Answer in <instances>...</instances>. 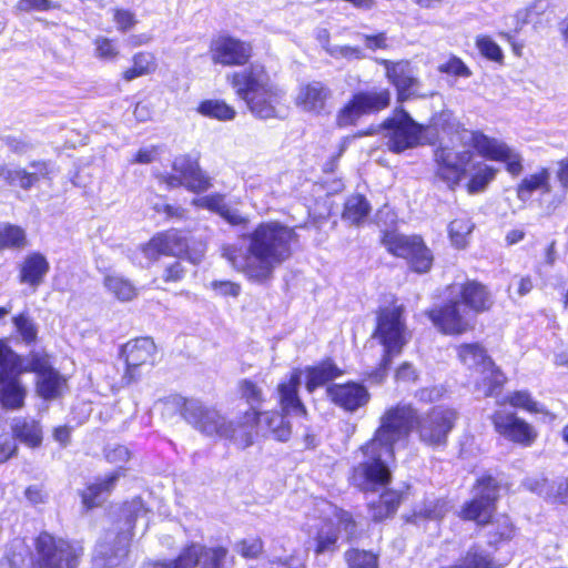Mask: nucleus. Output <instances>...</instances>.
I'll return each mask as SVG.
<instances>
[{"label":"nucleus","instance_id":"nucleus-1","mask_svg":"<svg viewBox=\"0 0 568 568\" xmlns=\"http://www.w3.org/2000/svg\"><path fill=\"white\" fill-rule=\"evenodd\" d=\"M241 240L246 246L239 243L224 244L221 255L248 281L263 284L273 277L276 267L292 256V246L297 243L298 235L296 227L267 221L242 235Z\"/></svg>","mask_w":568,"mask_h":568},{"label":"nucleus","instance_id":"nucleus-2","mask_svg":"<svg viewBox=\"0 0 568 568\" xmlns=\"http://www.w3.org/2000/svg\"><path fill=\"white\" fill-rule=\"evenodd\" d=\"M226 79L235 89L236 95L245 101L255 116L260 119L278 116L277 106L284 93L271 79L264 65L251 64L242 71L227 74Z\"/></svg>","mask_w":568,"mask_h":568},{"label":"nucleus","instance_id":"nucleus-3","mask_svg":"<svg viewBox=\"0 0 568 568\" xmlns=\"http://www.w3.org/2000/svg\"><path fill=\"white\" fill-rule=\"evenodd\" d=\"M303 530L315 542V554L333 552L341 538L352 539L357 532L353 515L327 500H318L307 515Z\"/></svg>","mask_w":568,"mask_h":568},{"label":"nucleus","instance_id":"nucleus-4","mask_svg":"<svg viewBox=\"0 0 568 568\" xmlns=\"http://www.w3.org/2000/svg\"><path fill=\"white\" fill-rule=\"evenodd\" d=\"M403 313L404 308L402 305H393L381 310L378 314L375 336L384 346V355L381 367L374 374L377 381L384 378L393 357L402 353L403 347L410 338Z\"/></svg>","mask_w":568,"mask_h":568},{"label":"nucleus","instance_id":"nucleus-5","mask_svg":"<svg viewBox=\"0 0 568 568\" xmlns=\"http://www.w3.org/2000/svg\"><path fill=\"white\" fill-rule=\"evenodd\" d=\"M416 420L417 410L410 404L399 403L387 408L379 418L374 437L368 442V448L373 450L382 446L384 454L392 455L395 444L408 438Z\"/></svg>","mask_w":568,"mask_h":568},{"label":"nucleus","instance_id":"nucleus-6","mask_svg":"<svg viewBox=\"0 0 568 568\" xmlns=\"http://www.w3.org/2000/svg\"><path fill=\"white\" fill-rule=\"evenodd\" d=\"M128 517V529L119 534L115 538V545L110 546L106 542L98 545L95 555L93 557L94 568H114L123 564L128 556L129 545L131 540L130 530L136 525L138 521L143 523V529L148 527L149 511L145 509L141 499H133L125 507Z\"/></svg>","mask_w":568,"mask_h":568},{"label":"nucleus","instance_id":"nucleus-7","mask_svg":"<svg viewBox=\"0 0 568 568\" xmlns=\"http://www.w3.org/2000/svg\"><path fill=\"white\" fill-rule=\"evenodd\" d=\"M383 450L382 446L371 450L368 443L362 447L365 459L354 467L352 475L354 486L362 491H376L390 483L392 471L388 462L394 459V453L388 455Z\"/></svg>","mask_w":568,"mask_h":568},{"label":"nucleus","instance_id":"nucleus-8","mask_svg":"<svg viewBox=\"0 0 568 568\" xmlns=\"http://www.w3.org/2000/svg\"><path fill=\"white\" fill-rule=\"evenodd\" d=\"M382 129L384 143L393 153H403L406 150L427 144L424 125L414 121L404 110H396L393 116L383 122Z\"/></svg>","mask_w":568,"mask_h":568},{"label":"nucleus","instance_id":"nucleus-9","mask_svg":"<svg viewBox=\"0 0 568 568\" xmlns=\"http://www.w3.org/2000/svg\"><path fill=\"white\" fill-rule=\"evenodd\" d=\"M462 143L471 145L485 159L503 162L506 171L513 176H518L524 171L521 154L503 140L486 135L480 131H464L462 132Z\"/></svg>","mask_w":568,"mask_h":568},{"label":"nucleus","instance_id":"nucleus-10","mask_svg":"<svg viewBox=\"0 0 568 568\" xmlns=\"http://www.w3.org/2000/svg\"><path fill=\"white\" fill-rule=\"evenodd\" d=\"M473 158L471 150L458 149L453 139L449 144L440 142V145L434 151L435 178L454 191L465 179L467 166L471 163Z\"/></svg>","mask_w":568,"mask_h":568},{"label":"nucleus","instance_id":"nucleus-11","mask_svg":"<svg viewBox=\"0 0 568 568\" xmlns=\"http://www.w3.org/2000/svg\"><path fill=\"white\" fill-rule=\"evenodd\" d=\"M38 568H77L83 554L80 545L42 532L36 539Z\"/></svg>","mask_w":568,"mask_h":568},{"label":"nucleus","instance_id":"nucleus-12","mask_svg":"<svg viewBox=\"0 0 568 568\" xmlns=\"http://www.w3.org/2000/svg\"><path fill=\"white\" fill-rule=\"evenodd\" d=\"M457 418V412L445 406H435L427 413L417 415L415 426L419 442L432 448L445 447Z\"/></svg>","mask_w":568,"mask_h":568},{"label":"nucleus","instance_id":"nucleus-13","mask_svg":"<svg viewBox=\"0 0 568 568\" xmlns=\"http://www.w3.org/2000/svg\"><path fill=\"white\" fill-rule=\"evenodd\" d=\"M458 357L469 369L480 375L477 389L484 396H493L505 383L504 374L495 366L486 351L477 343L464 344L458 347Z\"/></svg>","mask_w":568,"mask_h":568},{"label":"nucleus","instance_id":"nucleus-14","mask_svg":"<svg viewBox=\"0 0 568 568\" xmlns=\"http://www.w3.org/2000/svg\"><path fill=\"white\" fill-rule=\"evenodd\" d=\"M383 244L393 255L405 258L416 273H426L433 265V254L420 236L386 232Z\"/></svg>","mask_w":568,"mask_h":568},{"label":"nucleus","instance_id":"nucleus-15","mask_svg":"<svg viewBox=\"0 0 568 568\" xmlns=\"http://www.w3.org/2000/svg\"><path fill=\"white\" fill-rule=\"evenodd\" d=\"M172 174H159L158 179L168 187L184 186L194 193H201L212 186L211 178L200 168L199 160L189 154L175 156Z\"/></svg>","mask_w":568,"mask_h":568},{"label":"nucleus","instance_id":"nucleus-16","mask_svg":"<svg viewBox=\"0 0 568 568\" xmlns=\"http://www.w3.org/2000/svg\"><path fill=\"white\" fill-rule=\"evenodd\" d=\"M181 402V414L192 427L206 436L222 437L226 418L217 409L194 398H180L176 404Z\"/></svg>","mask_w":568,"mask_h":568},{"label":"nucleus","instance_id":"nucleus-17","mask_svg":"<svg viewBox=\"0 0 568 568\" xmlns=\"http://www.w3.org/2000/svg\"><path fill=\"white\" fill-rule=\"evenodd\" d=\"M498 496L497 481L491 477L478 479L474 487V497L466 503L462 509V517L467 520H474L478 525L489 523L495 511V501Z\"/></svg>","mask_w":568,"mask_h":568},{"label":"nucleus","instance_id":"nucleus-18","mask_svg":"<svg viewBox=\"0 0 568 568\" xmlns=\"http://www.w3.org/2000/svg\"><path fill=\"white\" fill-rule=\"evenodd\" d=\"M332 90L321 81L302 83L296 91L294 103L304 113L324 115L329 113L328 102Z\"/></svg>","mask_w":568,"mask_h":568},{"label":"nucleus","instance_id":"nucleus-19","mask_svg":"<svg viewBox=\"0 0 568 568\" xmlns=\"http://www.w3.org/2000/svg\"><path fill=\"white\" fill-rule=\"evenodd\" d=\"M491 420L496 432L510 442L530 446L537 437L535 428L511 412L499 409L494 413Z\"/></svg>","mask_w":568,"mask_h":568},{"label":"nucleus","instance_id":"nucleus-20","mask_svg":"<svg viewBox=\"0 0 568 568\" xmlns=\"http://www.w3.org/2000/svg\"><path fill=\"white\" fill-rule=\"evenodd\" d=\"M28 388L20 375L0 357V404L7 410H20L26 405Z\"/></svg>","mask_w":568,"mask_h":568},{"label":"nucleus","instance_id":"nucleus-21","mask_svg":"<svg viewBox=\"0 0 568 568\" xmlns=\"http://www.w3.org/2000/svg\"><path fill=\"white\" fill-rule=\"evenodd\" d=\"M251 54L252 48L248 43L232 37H219L210 45L212 62L225 67L243 65Z\"/></svg>","mask_w":568,"mask_h":568},{"label":"nucleus","instance_id":"nucleus-22","mask_svg":"<svg viewBox=\"0 0 568 568\" xmlns=\"http://www.w3.org/2000/svg\"><path fill=\"white\" fill-rule=\"evenodd\" d=\"M384 68L386 78L396 88L398 100L405 101L415 94L418 87V79L408 61H390L382 59L378 61Z\"/></svg>","mask_w":568,"mask_h":568},{"label":"nucleus","instance_id":"nucleus-23","mask_svg":"<svg viewBox=\"0 0 568 568\" xmlns=\"http://www.w3.org/2000/svg\"><path fill=\"white\" fill-rule=\"evenodd\" d=\"M0 357L19 375L32 372L39 377L52 369L47 354L31 352L27 358H23L16 354L2 339H0Z\"/></svg>","mask_w":568,"mask_h":568},{"label":"nucleus","instance_id":"nucleus-24","mask_svg":"<svg viewBox=\"0 0 568 568\" xmlns=\"http://www.w3.org/2000/svg\"><path fill=\"white\" fill-rule=\"evenodd\" d=\"M155 349V344L149 337L130 341L123 346L122 353L126 363V372L123 378L128 384L135 379L136 368L153 363Z\"/></svg>","mask_w":568,"mask_h":568},{"label":"nucleus","instance_id":"nucleus-25","mask_svg":"<svg viewBox=\"0 0 568 568\" xmlns=\"http://www.w3.org/2000/svg\"><path fill=\"white\" fill-rule=\"evenodd\" d=\"M257 423L258 413L256 410H247L235 420L225 419L221 438L231 440L239 448H246L254 443Z\"/></svg>","mask_w":568,"mask_h":568},{"label":"nucleus","instance_id":"nucleus-26","mask_svg":"<svg viewBox=\"0 0 568 568\" xmlns=\"http://www.w3.org/2000/svg\"><path fill=\"white\" fill-rule=\"evenodd\" d=\"M327 395L331 400L347 412H355L365 406L371 395L361 384H334L327 388Z\"/></svg>","mask_w":568,"mask_h":568},{"label":"nucleus","instance_id":"nucleus-27","mask_svg":"<svg viewBox=\"0 0 568 568\" xmlns=\"http://www.w3.org/2000/svg\"><path fill=\"white\" fill-rule=\"evenodd\" d=\"M460 308V303L455 301L439 310L430 311L429 317L442 332L460 334L469 326L467 313Z\"/></svg>","mask_w":568,"mask_h":568},{"label":"nucleus","instance_id":"nucleus-28","mask_svg":"<svg viewBox=\"0 0 568 568\" xmlns=\"http://www.w3.org/2000/svg\"><path fill=\"white\" fill-rule=\"evenodd\" d=\"M424 129H426L424 134L426 135L425 141L427 144H433L440 140L442 135L452 136L450 140L453 139L462 143V132L466 131L450 111H442L435 114L430 123L424 125Z\"/></svg>","mask_w":568,"mask_h":568},{"label":"nucleus","instance_id":"nucleus-29","mask_svg":"<svg viewBox=\"0 0 568 568\" xmlns=\"http://www.w3.org/2000/svg\"><path fill=\"white\" fill-rule=\"evenodd\" d=\"M301 379L302 371L294 369L287 381L280 383L277 386L278 404L285 414L306 415V408L297 394Z\"/></svg>","mask_w":568,"mask_h":568},{"label":"nucleus","instance_id":"nucleus-30","mask_svg":"<svg viewBox=\"0 0 568 568\" xmlns=\"http://www.w3.org/2000/svg\"><path fill=\"white\" fill-rule=\"evenodd\" d=\"M499 170L485 161L471 160V163L467 166V182L465 189L468 194L475 195L483 193L487 190L489 184L496 179Z\"/></svg>","mask_w":568,"mask_h":568},{"label":"nucleus","instance_id":"nucleus-31","mask_svg":"<svg viewBox=\"0 0 568 568\" xmlns=\"http://www.w3.org/2000/svg\"><path fill=\"white\" fill-rule=\"evenodd\" d=\"M159 235L163 244L164 255H186L194 264L200 263L204 256L205 245L203 243H199L197 248L194 250V252H191L189 250L187 239L180 231L171 230L165 233H160Z\"/></svg>","mask_w":568,"mask_h":568},{"label":"nucleus","instance_id":"nucleus-32","mask_svg":"<svg viewBox=\"0 0 568 568\" xmlns=\"http://www.w3.org/2000/svg\"><path fill=\"white\" fill-rule=\"evenodd\" d=\"M551 173L548 169L541 168L538 171L526 175L516 186L517 197L526 203L534 193L549 194L551 192Z\"/></svg>","mask_w":568,"mask_h":568},{"label":"nucleus","instance_id":"nucleus-33","mask_svg":"<svg viewBox=\"0 0 568 568\" xmlns=\"http://www.w3.org/2000/svg\"><path fill=\"white\" fill-rule=\"evenodd\" d=\"M31 166L34 169L32 172L22 169L10 170L0 166V179H3L10 185L19 184L20 187L29 190L40 178H47L50 174L48 164L44 162H33Z\"/></svg>","mask_w":568,"mask_h":568},{"label":"nucleus","instance_id":"nucleus-34","mask_svg":"<svg viewBox=\"0 0 568 568\" xmlns=\"http://www.w3.org/2000/svg\"><path fill=\"white\" fill-rule=\"evenodd\" d=\"M124 476L123 469L120 467L118 470L108 475L103 480L88 486L82 491V503L87 509L97 507L105 499V497L113 489L115 483L120 477Z\"/></svg>","mask_w":568,"mask_h":568},{"label":"nucleus","instance_id":"nucleus-35","mask_svg":"<svg viewBox=\"0 0 568 568\" xmlns=\"http://www.w3.org/2000/svg\"><path fill=\"white\" fill-rule=\"evenodd\" d=\"M49 262L40 253L28 255L20 267V281L32 287H38L49 272Z\"/></svg>","mask_w":568,"mask_h":568},{"label":"nucleus","instance_id":"nucleus-36","mask_svg":"<svg viewBox=\"0 0 568 568\" xmlns=\"http://www.w3.org/2000/svg\"><path fill=\"white\" fill-rule=\"evenodd\" d=\"M195 552V559H193L192 568H226L225 559L227 556V549L217 547H206L200 542H191V551Z\"/></svg>","mask_w":568,"mask_h":568},{"label":"nucleus","instance_id":"nucleus-37","mask_svg":"<svg viewBox=\"0 0 568 568\" xmlns=\"http://www.w3.org/2000/svg\"><path fill=\"white\" fill-rule=\"evenodd\" d=\"M13 437L22 444L36 448L42 443V429L40 424L28 417H16L11 423Z\"/></svg>","mask_w":568,"mask_h":568},{"label":"nucleus","instance_id":"nucleus-38","mask_svg":"<svg viewBox=\"0 0 568 568\" xmlns=\"http://www.w3.org/2000/svg\"><path fill=\"white\" fill-rule=\"evenodd\" d=\"M465 305L475 312L488 310L491 305L490 295L486 287L478 282L471 281L459 288Z\"/></svg>","mask_w":568,"mask_h":568},{"label":"nucleus","instance_id":"nucleus-39","mask_svg":"<svg viewBox=\"0 0 568 568\" xmlns=\"http://www.w3.org/2000/svg\"><path fill=\"white\" fill-rule=\"evenodd\" d=\"M305 386L310 393L325 385L327 382L342 374L341 369L331 361H325L316 366L307 367Z\"/></svg>","mask_w":568,"mask_h":568},{"label":"nucleus","instance_id":"nucleus-40","mask_svg":"<svg viewBox=\"0 0 568 568\" xmlns=\"http://www.w3.org/2000/svg\"><path fill=\"white\" fill-rule=\"evenodd\" d=\"M0 568H38V565L28 546L23 541L17 540L0 560Z\"/></svg>","mask_w":568,"mask_h":568},{"label":"nucleus","instance_id":"nucleus-41","mask_svg":"<svg viewBox=\"0 0 568 568\" xmlns=\"http://www.w3.org/2000/svg\"><path fill=\"white\" fill-rule=\"evenodd\" d=\"M65 386L67 379L53 368L37 377V393L44 399H54L59 397L64 390Z\"/></svg>","mask_w":568,"mask_h":568},{"label":"nucleus","instance_id":"nucleus-42","mask_svg":"<svg viewBox=\"0 0 568 568\" xmlns=\"http://www.w3.org/2000/svg\"><path fill=\"white\" fill-rule=\"evenodd\" d=\"M354 98L364 115L379 112L390 103V92L387 89L358 92Z\"/></svg>","mask_w":568,"mask_h":568},{"label":"nucleus","instance_id":"nucleus-43","mask_svg":"<svg viewBox=\"0 0 568 568\" xmlns=\"http://www.w3.org/2000/svg\"><path fill=\"white\" fill-rule=\"evenodd\" d=\"M158 68L156 59L153 53L141 51L132 57V67L123 71L122 78L130 82L136 78L149 75Z\"/></svg>","mask_w":568,"mask_h":568},{"label":"nucleus","instance_id":"nucleus-44","mask_svg":"<svg viewBox=\"0 0 568 568\" xmlns=\"http://www.w3.org/2000/svg\"><path fill=\"white\" fill-rule=\"evenodd\" d=\"M402 501V494L396 490H386L381 496L377 503L368 505L371 515L374 520H383L393 515Z\"/></svg>","mask_w":568,"mask_h":568},{"label":"nucleus","instance_id":"nucleus-45","mask_svg":"<svg viewBox=\"0 0 568 568\" xmlns=\"http://www.w3.org/2000/svg\"><path fill=\"white\" fill-rule=\"evenodd\" d=\"M260 425L265 426L273 437L280 442H286L291 437V425L278 412L263 413Z\"/></svg>","mask_w":568,"mask_h":568},{"label":"nucleus","instance_id":"nucleus-46","mask_svg":"<svg viewBox=\"0 0 568 568\" xmlns=\"http://www.w3.org/2000/svg\"><path fill=\"white\" fill-rule=\"evenodd\" d=\"M103 283L108 292L119 301H132L138 295L135 286L128 278H124L121 275H106Z\"/></svg>","mask_w":568,"mask_h":568},{"label":"nucleus","instance_id":"nucleus-47","mask_svg":"<svg viewBox=\"0 0 568 568\" xmlns=\"http://www.w3.org/2000/svg\"><path fill=\"white\" fill-rule=\"evenodd\" d=\"M474 227V223L466 215L454 219L448 225V235L452 244L457 248H464Z\"/></svg>","mask_w":568,"mask_h":568},{"label":"nucleus","instance_id":"nucleus-48","mask_svg":"<svg viewBox=\"0 0 568 568\" xmlns=\"http://www.w3.org/2000/svg\"><path fill=\"white\" fill-rule=\"evenodd\" d=\"M196 110L203 116L220 121H230L236 115V111L222 100H204Z\"/></svg>","mask_w":568,"mask_h":568},{"label":"nucleus","instance_id":"nucleus-49","mask_svg":"<svg viewBox=\"0 0 568 568\" xmlns=\"http://www.w3.org/2000/svg\"><path fill=\"white\" fill-rule=\"evenodd\" d=\"M27 245L26 231L13 224L0 225V251L22 248Z\"/></svg>","mask_w":568,"mask_h":568},{"label":"nucleus","instance_id":"nucleus-50","mask_svg":"<svg viewBox=\"0 0 568 568\" xmlns=\"http://www.w3.org/2000/svg\"><path fill=\"white\" fill-rule=\"evenodd\" d=\"M369 211L371 206L363 195H352L345 203L343 219L352 224H359L367 217Z\"/></svg>","mask_w":568,"mask_h":568},{"label":"nucleus","instance_id":"nucleus-51","mask_svg":"<svg viewBox=\"0 0 568 568\" xmlns=\"http://www.w3.org/2000/svg\"><path fill=\"white\" fill-rule=\"evenodd\" d=\"M94 57L102 61L114 62L120 57V50L115 40L104 36H98L93 40Z\"/></svg>","mask_w":568,"mask_h":568},{"label":"nucleus","instance_id":"nucleus-52","mask_svg":"<svg viewBox=\"0 0 568 568\" xmlns=\"http://www.w3.org/2000/svg\"><path fill=\"white\" fill-rule=\"evenodd\" d=\"M13 325L19 336L26 344H32L37 341L38 328L28 313H21L12 317Z\"/></svg>","mask_w":568,"mask_h":568},{"label":"nucleus","instance_id":"nucleus-53","mask_svg":"<svg viewBox=\"0 0 568 568\" xmlns=\"http://www.w3.org/2000/svg\"><path fill=\"white\" fill-rule=\"evenodd\" d=\"M195 559L194 550L191 551V542L182 548L179 556L173 560L148 562L143 568H192Z\"/></svg>","mask_w":568,"mask_h":568},{"label":"nucleus","instance_id":"nucleus-54","mask_svg":"<svg viewBox=\"0 0 568 568\" xmlns=\"http://www.w3.org/2000/svg\"><path fill=\"white\" fill-rule=\"evenodd\" d=\"M344 558L348 568H378L377 556L371 551L349 549Z\"/></svg>","mask_w":568,"mask_h":568},{"label":"nucleus","instance_id":"nucleus-55","mask_svg":"<svg viewBox=\"0 0 568 568\" xmlns=\"http://www.w3.org/2000/svg\"><path fill=\"white\" fill-rule=\"evenodd\" d=\"M359 105L353 97L342 109H339L335 116V123L338 128H346L356 124L358 119L363 116Z\"/></svg>","mask_w":568,"mask_h":568},{"label":"nucleus","instance_id":"nucleus-56","mask_svg":"<svg viewBox=\"0 0 568 568\" xmlns=\"http://www.w3.org/2000/svg\"><path fill=\"white\" fill-rule=\"evenodd\" d=\"M467 568H501L503 565L495 562L484 550L470 549L463 558Z\"/></svg>","mask_w":568,"mask_h":568},{"label":"nucleus","instance_id":"nucleus-57","mask_svg":"<svg viewBox=\"0 0 568 568\" xmlns=\"http://www.w3.org/2000/svg\"><path fill=\"white\" fill-rule=\"evenodd\" d=\"M112 14L116 30L121 33L131 31L139 22L135 13L129 9L114 8Z\"/></svg>","mask_w":568,"mask_h":568},{"label":"nucleus","instance_id":"nucleus-58","mask_svg":"<svg viewBox=\"0 0 568 568\" xmlns=\"http://www.w3.org/2000/svg\"><path fill=\"white\" fill-rule=\"evenodd\" d=\"M504 403H508L513 407L521 408L530 413H539L541 409L538 406V403L535 402L530 394L525 390H518L507 396Z\"/></svg>","mask_w":568,"mask_h":568},{"label":"nucleus","instance_id":"nucleus-59","mask_svg":"<svg viewBox=\"0 0 568 568\" xmlns=\"http://www.w3.org/2000/svg\"><path fill=\"white\" fill-rule=\"evenodd\" d=\"M448 511V504L443 499H434L425 503L424 507L418 510L416 516L425 519L437 520L443 518Z\"/></svg>","mask_w":568,"mask_h":568},{"label":"nucleus","instance_id":"nucleus-60","mask_svg":"<svg viewBox=\"0 0 568 568\" xmlns=\"http://www.w3.org/2000/svg\"><path fill=\"white\" fill-rule=\"evenodd\" d=\"M240 392L242 397L250 404V410H255V408L263 402V393L261 387L251 381L245 379L241 382Z\"/></svg>","mask_w":568,"mask_h":568},{"label":"nucleus","instance_id":"nucleus-61","mask_svg":"<svg viewBox=\"0 0 568 568\" xmlns=\"http://www.w3.org/2000/svg\"><path fill=\"white\" fill-rule=\"evenodd\" d=\"M262 550L263 542L257 537L240 540L235 545V551L244 558H256Z\"/></svg>","mask_w":568,"mask_h":568},{"label":"nucleus","instance_id":"nucleus-62","mask_svg":"<svg viewBox=\"0 0 568 568\" xmlns=\"http://www.w3.org/2000/svg\"><path fill=\"white\" fill-rule=\"evenodd\" d=\"M476 45L479 52L489 60L493 61H501L503 60V51L500 47L493 41L489 37H480L476 41Z\"/></svg>","mask_w":568,"mask_h":568},{"label":"nucleus","instance_id":"nucleus-63","mask_svg":"<svg viewBox=\"0 0 568 568\" xmlns=\"http://www.w3.org/2000/svg\"><path fill=\"white\" fill-rule=\"evenodd\" d=\"M440 73H447L456 77H470L471 72L468 67L457 57H452L448 61L438 65Z\"/></svg>","mask_w":568,"mask_h":568},{"label":"nucleus","instance_id":"nucleus-64","mask_svg":"<svg viewBox=\"0 0 568 568\" xmlns=\"http://www.w3.org/2000/svg\"><path fill=\"white\" fill-rule=\"evenodd\" d=\"M192 204L199 207L207 209L212 212L221 215L222 211L226 203L224 202V196L221 194H212L202 197L194 199Z\"/></svg>","mask_w":568,"mask_h":568}]
</instances>
